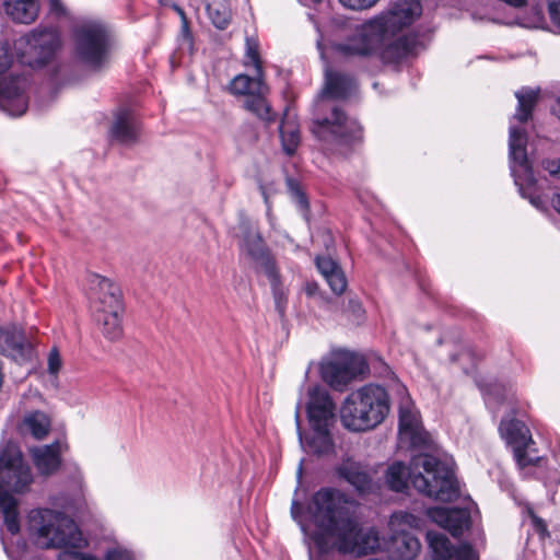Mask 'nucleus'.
Returning a JSON list of instances; mask_svg holds the SVG:
<instances>
[{
  "label": "nucleus",
  "mask_w": 560,
  "mask_h": 560,
  "mask_svg": "<svg viewBox=\"0 0 560 560\" xmlns=\"http://www.w3.org/2000/svg\"><path fill=\"white\" fill-rule=\"evenodd\" d=\"M325 88L323 90L326 96L331 98H343L349 95L354 86V80L348 74L327 70L325 74Z\"/></svg>",
  "instance_id": "nucleus-29"
},
{
  "label": "nucleus",
  "mask_w": 560,
  "mask_h": 560,
  "mask_svg": "<svg viewBox=\"0 0 560 560\" xmlns=\"http://www.w3.org/2000/svg\"><path fill=\"white\" fill-rule=\"evenodd\" d=\"M122 310H105L95 312V318L101 326L102 334L110 341L118 340L122 336L121 314Z\"/></svg>",
  "instance_id": "nucleus-30"
},
{
  "label": "nucleus",
  "mask_w": 560,
  "mask_h": 560,
  "mask_svg": "<svg viewBox=\"0 0 560 560\" xmlns=\"http://www.w3.org/2000/svg\"><path fill=\"white\" fill-rule=\"evenodd\" d=\"M419 539L406 532L397 533L390 542V553L395 560H412L420 551Z\"/></svg>",
  "instance_id": "nucleus-28"
},
{
  "label": "nucleus",
  "mask_w": 560,
  "mask_h": 560,
  "mask_svg": "<svg viewBox=\"0 0 560 560\" xmlns=\"http://www.w3.org/2000/svg\"><path fill=\"white\" fill-rule=\"evenodd\" d=\"M5 13L15 22L30 24L39 12L38 0H3Z\"/></svg>",
  "instance_id": "nucleus-26"
},
{
  "label": "nucleus",
  "mask_w": 560,
  "mask_h": 560,
  "mask_svg": "<svg viewBox=\"0 0 560 560\" xmlns=\"http://www.w3.org/2000/svg\"><path fill=\"white\" fill-rule=\"evenodd\" d=\"M24 464L22 453L11 444L0 448V475Z\"/></svg>",
  "instance_id": "nucleus-37"
},
{
  "label": "nucleus",
  "mask_w": 560,
  "mask_h": 560,
  "mask_svg": "<svg viewBox=\"0 0 560 560\" xmlns=\"http://www.w3.org/2000/svg\"><path fill=\"white\" fill-rule=\"evenodd\" d=\"M525 512L530 520L532 527L540 536V538L545 539L549 537L550 534L546 522L535 513L533 508L530 505H526Z\"/></svg>",
  "instance_id": "nucleus-39"
},
{
  "label": "nucleus",
  "mask_w": 560,
  "mask_h": 560,
  "mask_svg": "<svg viewBox=\"0 0 560 560\" xmlns=\"http://www.w3.org/2000/svg\"><path fill=\"white\" fill-rule=\"evenodd\" d=\"M419 0H397L390 8L371 22L362 32L337 46L338 51L347 57H366L374 52L380 42L394 36L409 26L421 15Z\"/></svg>",
  "instance_id": "nucleus-3"
},
{
  "label": "nucleus",
  "mask_w": 560,
  "mask_h": 560,
  "mask_svg": "<svg viewBox=\"0 0 560 560\" xmlns=\"http://www.w3.org/2000/svg\"><path fill=\"white\" fill-rule=\"evenodd\" d=\"M350 303L353 305V307H354V308H358V310H360V308H361V307H360V304H359L358 302H355V301H351Z\"/></svg>",
  "instance_id": "nucleus-56"
},
{
  "label": "nucleus",
  "mask_w": 560,
  "mask_h": 560,
  "mask_svg": "<svg viewBox=\"0 0 560 560\" xmlns=\"http://www.w3.org/2000/svg\"><path fill=\"white\" fill-rule=\"evenodd\" d=\"M83 497L81 492H78L70 500H65L63 497H58L54 499V504L59 506L66 511H77L83 506Z\"/></svg>",
  "instance_id": "nucleus-42"
},
{
  "label": "nucleus",
  "mask_w": 560,
  "mask_h": 560,
  "mask_svg": "<svg viewBox=\"0 0 560 560\" xmlns=\"http://www.w3.org/2000/svg\"><path fill=\"white\" fill-rule=\"evenodd\" d=\"M159 3L163 7H172L173 4L171 0H159Z\"/></svg>",
  "instance_id": "nucleus-54"
},
{
  "label": "nucleus",
  "mask_w": 560,
  "mask_h": 560,
  "mask_svg": "<svg viewBox=\"0 0 560 560\" xmlns=\"http://www.w3.org/2000/svg\"><path fill=\"white\" fill-rule=\"evenodd\" d=\"M33 482V475L27 464H22L14 469L0 475V485L5 490L23 493Z\"/></svg>",
  "instance_id": "nucleus-27"
},
{
  "label": "nucleus",
  "mask_w": 560,
  "mask_h": 560,
  "mask_svg": "<svg viewBox=\"0 0 560 560\" xmlns=\"http://www.w3.org/2000/svg\"><path fill=\"white\" fill-rule=\"evenodd\" d=\"M63 448H67V445L55 441L51 444L34 446L30 450L33 463L40 475L50 476L59 469Z\"/></svg>",
  "instance_id": "nucleus-19"
},
{
  "label": "nucleus",
  "mask_w": 560,
  "mask_h": 560,
  "mask_svg": "<svg viewBox=\"0 0 560 560\" xmlns=\"http://www.w3.org/2000/svg\"><path fill=\"white\" fill-rule=\"evenodd\" d=\"M378 0H339V2L352 10H364L373 7Z\"/></svg>",
  "instance_id": "nucleus-46"
},
{
  "label": "nucleus",
  "mask_w": 560,
  "mask_h": 560,
  "mask_svg": "<svg viewBox=\"0 0 560 560\" xmlns=\"http://www.w3.org/2000/svg\"><path fill=\"white\" fill-rule=\"evenodd\" d=\"M337 474L360 493H369L373 489L372 478L360 463L347 459L338 466Z\"/></svg>",
  "instance_id": "nucleus-23"
},
{
  "label": "nucleus",
  "mask_w": 560,
  "mask_h": 560,
  "mask_svg": "<svg viewBox=\"0 0 560 560\" xmlns=\"http://www.w3.org/2000/svg\"><path fill=\"white\" fill-rule=\"evenodd\" d=\"M266 94L267 93H257L246 97L244 107L259 119L271 122L276 119V114L271 112V107L266 100Z\"/></svg>",
  "instance_id": "nucleus-35"
},
{
  "label": "nucleus",
  "mask_w": 560,
  "mask_h": 560,
  "mask_svg": "<svg viewBox=\"0 0 560 560\" xmlns=\"http://www.w3.org/2000/svg\"><path fill=\"white\" fill-rule=\"evenodd\" d=\"M520 190H521L522 195L524 197H526V192H525V190H524V188L522 186H521ZM527 198L529 199V202L533 206H535L537 209H542L544 208V201L541 200V198L539 196H534V195L529 194L527 196Z\"/></svg>",
  "instance_id": "nucleus-49"
},
{
  "label": "nucleus",
  "mask_w": 560,
  "mask_h": 560,
  "mask_svg": "<svg viewBox=\"0 0 560 560\" xmlns=\"http://www.w3.org/2000/svg\"><path fill=\"white\" fill-rule=\"evenodd\" d=\"M526 144V132L516 127H511L509 137L510 158L514 164H517L524 171L526 182L532 185L535 180L527 159Z\"/></svg>",
  "instance_id": "nucleus-22"
},
{
  "label": "nucleus",
  "mask_w": 560,
  "mask_h": 560,
  "mask_svg": "<svg viewBox=\"0 0 560 560\" xmlns=\"http://www.w3.org/2000/svg\"><path fill=\"white\" fill-rule=\"evenodd\" d=\"M427 540L431 550V560H477L478 556L470 545L455 547L448 538L439 532L429 530Z\"/></svg>",
  "instance_id": "nucleus-14"
},
{
  "label": "nucleus",
  "mask_w": 560,
  "mask_h": 560,
  "mask_svg": "<svg viewBox=\"0 0 560 560\" xmlns=\"http://www.w3.org/2000/svg\"><path fill=\"white\" fill-rule=\"evenodd\" d=\"M246 57L254 66L258 75L262 73L261 61L258 51V43L255 38H246Z\"/></svg>",
  "instance_id": "nucleus-40"
},
{
  "label": "nucleus",
  "mask_w": 560,
  "mask_h": 560,
  "mask_svg": "<svg viewBox=\"0 0 560 560\" xmlns=\"http://www.w3.org/2000/svg\"><path fill=\"white\" fill-rule=\"evenodd\" d=\"M316 266L324 278H327L340 268L339 265L330 257H317Z\"/></svg>",
  "instance_id": "nucleus-43"
},
{
  "label": "nucleus",
  "mask_w": 560,
  "mask_h": 560,
  "mask_svg": "<svg viewBox=\"0 0 560 560\" xmlns=\"http://www.w3.org/2000/svg\"><path fill=\"white\" fill-rule=\"evenodd\" d=\"M16 506L18 501L0 485V514L11 534H16L20 529Z\"/></svg>",
  "instance_id": "nucleus-32"
},
{
  "label": "nucleus",
  "mask_w": 560,
  "mask_h": 560,
  "mask_svg": "<svg viewBox=\"0 0 560 560\" xmlns=\"http://www.w3.org/2000/svg\"><path fill=\"white\" fill-rule=\"evenodd\" d=\"M266 276L268 277V279L271 283L276 308L278 310V312L280 314H283L284 307H285V301H287V293H285L282 284L280 283L279 273H278L276 267L272 268L271 275L266 273Z\"/></svg>",
  "instance_id": "nucleus-38"
},
{
  "label": "nucleus",
  "mask_w": 560,
  "mask_h": 560,
  "mask_svg": "<svg viewBox=\"0 0 560 560\" xmlns=\"http://www.w3.org/2000/svg\"><path fill=\"white\" fill-rule=\"evenodd\" d=\"M295 423L298 429L299 440L303 447H307L310 452L315 454H328L334 448L332 439L330 435L331 425L311 427L312 434L308 438H303L301 430L300 407L295 411Z\"/></svg>",
  "instance_id": "nucleus-20"
},
{
  "label": "nucleus",
  "mask_w": 560,
  "mask_h": 560,
  "mask_svg": "<svg viewBox=\"0 0 560 560\" xmlns=\"http://www.w3.org/2000/svg\"><path fill=\"white\" fill-rule=\"evenodd\" d=\"M229 90L234 95H245L246 97L257 93H268V88L262 81V73L254 77L246 74L236 75L229 85Z\"/></svg>",
  "instance_id": "nucleus-31"
},
{
  "label": "nucleus",
  "mask_w": 560,
  "mask_h": 560,
  "mask_svg": "<svg viewBox=\"0 0 560 560\" xmlns=\"http://www.w3.org/2000/svg\"><path fill=\"white\" fill-rule=\"evenodd\" d=\"M28 518L35 544L42 549H82L88 545L75 522L63 512L36 509Z\"/></svg>",
  "instance_id": "nucleus-5"
},
{
  "label": "nucleus",
  "mask_w": 560,
  "mask_h": 560,
  "mask_svg": "<svg viewBox=\"0 0 560 560\" xmlns=\"http://www.w3.org/2000/svg\"><path fill=\"white\" fill-rule=\"evenodd\" d=\"M429 517L454 537H459L470 527V513L466 509L432 508Z\"/></svg>",
  "instance_id": "nucleus-17"
},
{
  "label": "nucleus",
  "mask_w": 560,
  "mask_h": 560,
  "mask_svg": "<svg viewBox=\"0 0 560 560\" xmlns=\"http://www.w3.org/2000/svg\"><path fill=\"white\" fill-rule=\"evenodd\" d=\"M412 470L402 462H394L385 472L387 487L395 492H402L410 481L413 488L434 500L451 502L459 495V487L452 467L439 458L422 454L411 462Z\"/></svg>",
  "instance_id": "nucleus-2"
},
{
  "label": "nucleus",
  "mask_w": 560,
  "mask_h": 560,
  "mask_svg": "<svg viewBox=\"0 0 560 560\" xmlns=\"http://www.w3.org/2000/svg\"><path fill=\"white\" fill-rule=\"evenodd\" d=\"M292 192L294 196V200H295L296 205L300 207V209L303 211H307L308 210V200L306 198V195L298 187L293 188Z\"/></svg>",
  "instance_id": "nucleus-48"
},
{
  "label": "nucleus",
  "mask_w": 560,
  "mask_h": 560,
  "mask_svg": "<svg viewBox=\"0 0 560 560\" xmlns=\"http://www.w3.org/2000/svg\"><path fill=\"white\" fill-rule=\"evenodd\" d=\"M393 523L404 524L410 527H419L420 518L408 512H399L393 515Z\"/></svg>",
  "instance_id": "nucleus-45"
},
{
  "label": "nucleus",
  "mask_w": 560,
  "mask_h": 560,
  "mask_svg": "<svg viewBox=\"0 0 560 560\" xmlns=\"http://www.w3.org/2000/svg\"><path fill=\"white\" fill-rule=\"evenodd\" d=\"M18 430L23 435L28 434L35 440L42 441L51 430V419L40 410L27 411L19 422Z\"/></svg>",
  "instance_id": "nucleus-24"
},
{
  "label": "nucleus",
  "mask_w": 560,
  "mask_h": 560,
  "mask_svg": "<svg viewBox=\"0 0 560 560\" xmlns=\"http://www.w3.org/2000/svg\"><path fill=\"white\" fill-rule=\"evenodd\" d=\"M363 371V361L350 355L345 361L329 362L322 368L323 378L332 387L341 389Z\"/></svg>",
  "instance_id": "nucleus-16"
},
{
  "label": "nucleus",
  "mask_w": 560,
  "mask_h": 560,
  "mask_svg": "<svg viewBox=\"0 0 560 560\" xmlns=\"http://www.w3.org/2000/svg\"><path fill=\"white\" fill-rule=\"evenodd\" d=\"M551 21L560 26V0H547Z\"/></svg>",
  "instance_id": "nucleus-47"
},
{
  "label": "nucleus",
  "mask_w": 560,
  "mask_h": 560,
  "mask_svg": "<svg viewBox=\"0 0 560 560\" xmlns=\"http://www.w3.org/2000/svg\"><path fill=\"white\" fill-rule=\"evenodd\" d=\"M73 38L75 55L83 63L98 69L107 60L110 35L101 21H81L73 30Z\"/></svg>",
  "instance_id": "nucleus-7"
},
{
  "label": "nucleus",
  "mask_w": 560,
  "mask_h": 560,
  "mask_svg": "<svg viewBox=\"0 0 560 560\" xmlns=\"http://www.w3.org/2000/svg\"><path fill=\"white\" fill-rule=\"evenodd\" d=\"M499 430L501 436L513 447L514 458L521 469L539 464L541 457L533 455L534 450L530 448V445L534 444V440L524 422L516 419H503Z\"/></svg>",
  "instance_id": "nucleus-11"
},
{
  "label": "nucleus",
  "mask_w": 560,
  "mask_h": 560,
  "mask_svg": "<svg viewBox=\"0 0 560 560\" xmlns=\"http://www.w3.org/2000/svg\"><path fill=\"white\" fill-rule=\"evenodd\" d=\"M335 410V404L325 388L314 386L308 389L306 411L311 427L332 425Z\"/></svg>",
  "instance_id": "nucleus-13"
},
{
  "label": "nucleus",
  "mask_w": 560,
  "mask_h": 560,
  "mask_svg": "<svg viewBox=\"0 0 560 560\" xmlns=\"http://www.w3.org/2000/svg\"><path fill=\"white\" fill-rule=\"evenodd\" d=\"M328 116L313 120L311 130L313 135L340 154L350 153L363 141L361 125L339 107L329 108Z\"/></svg>",
  "instance_id": "nucleus-6"
},
{
  "label": "nucleus",
  "mask_w": 560,
  "mask_h": 560,
  "mask_svg": "<svg viewBox=\"0 0 560 560\" xmlns=\"http://www.w3.org/2000/svg\"><path fill=\"white\" fill-rule=\"evenodd\" d=\"M9 44L0 43V75L11 66ZM27 81L24 77H0V107L11 116L23 115L28 106L25 94Z\"/></svg>",
  "instance_id": "nucleus-9"
},
{
  "label": "nucleus",
  "mask_w": 560,
  "mask_h": 560,
  "mask_svg": "<svg viewBox=\"0 0 560 560\" xmlns=\"http://www.w3.org/2000/svg\"><path fill=\"white\" fill-rule=\"evenodd\" d=\"M212 24L219 30H225L231 22L232 13L224 0H211L206 7Z\"/></svg>",
  "instance_id": "nucleus-33"
},
{
  "label": "nucleus",
  "mask_w": 560,
  "mask_h": 560,
  "mask_svg": "<svg viewBox=\"0 0 560 560\" xmlns=\"http://www.w3.org/2000/svg\"><path fill=\"white\" fill-rule=\"evenodd\" d=\"M50 9L57 13L65 11L60 0H49Z\"/></svg>",
  "instance_id": "nucleus-51"
},
{
  "label": "nucleus",
  "mask_w": 560,
  "mask_h": 560,
  "mask_svg": "<svg viewBox=\"0 0 560 560\" xmlns=\"http://www.w3.org/2000/svg\"><path fill=\"white\" fill-rule=\"evenodd\" d=\"M298 474H299V477H301V475H302V464H301V465H300V467H299V471H298Z\"/></svg>",
  "instance_id": "nucleus-57"
},
{
  "label": "nucleus",
  "mask_w": 560,
  "mask_h": 560,
  "mask_svg": "<svg viewBox=\"0 0 560 560\" xmlns=\"http://www.w3.org/2000/svg\"><path fill=\"white\" fill-rule=\"evenodd\" d=\"M331 291L336 294H341L347 288V279L341 268L325 278Z\"/></svg>",
  "instance_id": "nucleus-41"
},
{
  "label": "nucleus",
  "mask_w": 560,
  "mask_h": 560,
  "mask_svg": "<svg viewBox=\"0 0 560 560\" xmlns=\"http://www.w3.org/2000/svg\"><path fill=\"white\" fill-rule=\"evenodd\" d=\"M396 392L400 397L398 402L400 442L408 443L413 448H431V435L422 428L419 413L407 394V388L396 384Z\"/></svg>",
  "instance_id": "nucleus-10"
},
{
  "label": "nucleus",
  "mask_w": 560,
  "mask_h": 560,
  "mask_svg": "<svg viewBox=\"0 0 560 560\" xmlns=\"http://www.w3.org/2000/svg\"><path fill=\"white\" fill-rule=\"evenodd\" d=\"M517 98V108L514 118L520 122H526L530 117L536 105L538 93L534 90L523 89L515 93Z\"/></svg>",
  "instance_id": "nucleus-34"
},
{
  "label": "nucleus",
  "mask_w": 560,
  "mask_h": 560,
  "mask_svg": "<svg viewBox=\"0 0 560 560\" xmlns=\"http://www.w3.org/2000/svg\"><path fill=\"white\" fill-rule=\"evenodd\" d=\"M0 353L23 363L32 357V345L24 331L14 326L0 327Z\"/></svg>",
  "instance_id": "nucleus-15"
},
{
  "label": "nucleus",
  "mask_w": 560,
  "mask_h": 560,
  "mask_svg": "<svg viewBox=\"0 0 560 560\" xmlns=\"http://www.w3.org/2000/svg\"><path fill=\"white\" fill-rule=\"evenodd\" d=\"M242 250L248 255L265 273H272L276 267L267 250L261 235L257 231H248L241 244Z\"/></svg>",
  "instance_id": "nucleus-21"
},
{
  "label": "nucleus",
  "mask_w": 560,
  "mask_h": 560,
  "mask_svg": "<svg viewBox=\"0 0 560 560\" xmlns=\"http://www.w3.org/2000/svg\"><path fill=\"white\" fill-rule=\"evenodd\" d=\"M388 39L389 38H386L384 42H380L374 50L376 51L383 46L381 59L385 63H398L408 57L416 56L419 51L420 43L416 36L404 35L387 43Z\"/></svg>",
  "instance_id": "nucleus-18"
},
{
  "label": "nucleus",
  "mask_w": 560,
  "mask_h": 560,
  "mask_svg": "<svg viewBox=\"0 0 560 560\" xmlns=\"http://www.w3.org/2000/svg\"><path fill=\"white\" fill-rule=\"evenodd\" d=\"M47 365H48L49 374L57 376V374L59 373V371L62 366V360H61L60 353L57 348H52L49 351L48 359H47Z\"/></svg>",
  "instance_id": "nucleus-44"
},
{
  "label": "nucleus",
  "mask_w": 560,
  "mask_h": 560,
  "mask_svg": "<svg viewBox=\"0 0 560 560\" xmlns=\"http://www.w3.org/2000/svg\"><path fill=\"white\" fill-rule=\"evenodd\" d=\"M515 184L521 186L520 179L517 177L515 178Z\"/></svg>",
  "instance_id": "nucleus-58"
},
{
  "label": "nucleus",
  "mask_w": 560,
  "mask_h": 560,
  "mask_svg": "<svg viewBox=\"0 0 560 560\" xmlns=\"http://www.w3.org/2000/svg\"><path fill=\"white\" fill-rule=\"evenodd\" d=\"M300 510H301L300 504L296 502H293L292 508H291V513H292L293 518L298 520Z\"/></svg>",
  "instance_id": "nucleus-53"
},
{
  "label": "nucleus",
  "mask_w": 560,
  "mask_h": 560,
  "mask_svg": "<svg viewBox=\"0 0 560 560\" xmlns=\"http://www.w3.org/2000/svg\"><path fill=\"white\" fill-rule=\"evenodd\" d=\"M172 9L179 15L183 23V31L186 32L188 30V21L184 10L176 3L172 4Z\"/></svg>",
  "instance_id": "nucleus-50"
},
{
  "label": "nucleus",
  "mask_w": 560,
  "mask_h": 560,
  "mask_svg": "<svg viewBox=\"0 0 560 560\" xmlns=\"http://www.w3.org/2000/svg\"><path fill=\"white\" fill-rule=\"evenodd\" d=\"M388 412L389 398L385 388L368 384L346 398L340 409V419L345 428L362 432L376 428Z\"/></svg>",
  "instance_id": "nucleus-4"
},
{
  "label": "nucleus",
  "mask_w": 560,
  "mask_h": 560,
  "mask_svg": "<svg viewBox=\"0 0 560 560\" xmlns=\"http://www.w3.org/2000/svg\"><path fill=\"white\" fill-rule=\"evenodd\" d=\"M550 173L556 174L560 177V164L558 165V167L556 170H550Z\"/></svg>",
  "instance_id": "nucleus-55"
},
{
  "label": "nucleus",
  "mask_w": 560,
  "mask_h": 560,
  "mask_svg": "<svg viewBox=\"0 0 560 560\" xmlns=\"http://www.w3.org/2000/svg\"><path fill=\"white\" fill-rule=\"evenodd\" d=\"M90 300L97 311L122 310L119 288L109 279L92 275L89 279Z\"/></svg>",
  "instance_id": "nucleus-12"
},
{
  "label": "nucleus",
  "mask_w": 560,
  "mask_h": 560,
  "mask_svg": "<svg viewBox=\"0 0 560 560\" xmlns=\"http://www.w3.org/2000/svg\"><path fill=\"white\" fill-rule=\"evenodd\" d=\"M279 132L284 151L288 154H293L300 143V131L296 124L292 120H282Z\"/></svg>",
  "instance_id": "nucleus-36"
},
{
  "label": "nucleus",
  "mask_w": 560,
  "mask_h": 560,
  "mask_svg": "<svg viewBox=\"0 0 560 560\" xmlns=\"http://www.w3.org/2000/svg\"><path fill=\"white\" fill-rule=\"evenodd\" d=\"M110 136L122 144H132L139 136V126L129 110L117 113L110 128Z\"/></svg>",
  "instance_id": "nucleus-25"
},
{
  "label": "nucleus",
  "mask_w": 560,
  "mask_h": 560,
  "mask_svg": "<svg viewBox=\"0 0 560 560\" xmlns=\"http://www.w3.org/2000/svg\"><path fill=\"white\" fill-rule=\"evenodd\" d=\"M553 208L560 214V192L556 194L551 200Z\"/></svg>",
  "instance_id": "nucleus-52"
},
{
  "label": "nucleus",
  "mask_w": 560,
  "mask_h": 560,
  "mask_svg": "<svg viewBox=\"0 0 560 560\" xmlns=\"http://www.w3.org/2000/svg\"><path fill=\"white\" fill-rule=\"evenodd\" d=\"M60 46L57 31L35 28L14 42V51L21 65L38 69L54 59Z\"/></svg>",
  "instance_id": "nucleus-8"
},
{
  "label": "nucleus",
  "mask_w": 560,
  "mask_h": 560,
  "mask_svg": "<svg viewBox=\"0 0 560 560\" xmlns=\"http://www.w3.org/2000/svg\"><path fill=\"white\" fill-rule=\"evenodd\" d=\"M317 528L314 540L322 551L331 547L343 555L362 557L380 547L377 532L363 530L354 517V502L341 491L323 488L315 492L310 505Z\"/></svg>",
  "instance_id": "nucleus-1"
}]
</instances>
